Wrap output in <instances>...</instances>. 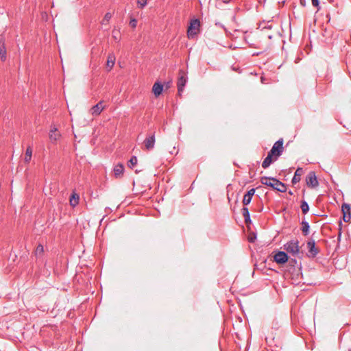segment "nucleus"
Segmentation results:
<instances>
[{"label": "nucleus", "instance_id": "393cba45", "mask_svg": "<svg viewBox=\"0 0 351 351\" xmlns=\"http://www.w3.org/2000/svg\"><path fill=\"white\" fill-rule=\"evenodd\" d=\"M300 208L303 214L306 215L309 211V206L306 201L302 200Z\"/></svg>", "mask_w": 351, "mask_h": 351}, {"label": "nucleus", "instance_id": "4c0bfd02", "mask_svg": "<svg viewBox=\"0 0 351 351\" xmlns=\"http://www.w3.org/2000/svg\"><path fill=\"white\" fill-rule=\"evenodd\" d=\"M269 22L270 21H268L266 25L265 24V29H271V25L269 24Z\"/></svg>", "mask_w": 351, "mask_h": 351}, {"label": "nucleus", "instance_id": "aec40b11", "mask_svg": "<svg viewBox=\"0 0 351 351\" xmlns=\"http://www.w3.org/2000/svg\"><path fill=\"white\" fill-rule=\"evenodd\" d=\"M80 196L75 192H73L69 197L70 205L73 207L79 204Z\"/></svg>", "mask_w": 351, "mask_h": 351}, {"label": "nucleus", "instance_id": "c756f323", "mask_svg": "<svg viewBox=\"0 0 351 351\" xmlns=\"http://www.w3.org/2000/svg\"><path fill=\"white\" fill-rule=\"evenodd\" d=\"M44 252V247L41 244H39L36 249V255H42Z\"/></svg>", "mask_w": 351, "mask_h": 351}, {"label": "nucleus", "instance_id": "2f4dec72", "mask_svg": "<svg viewBox=\"0 0 351 351\" xmlns=\"http://www.w3.org/2000/svg\"><path fill=\"white\" fill-rule=\"evenodd\" d=\"M119 34H120V32L119 30H117L115 28L113 29L112 37L115 40H119V38H120Z\"/></svg>", "mask_w": 351, "mask_h": 351}, {"label": "nucleus", "instance_id": "6ab92c4d", "mask_svg": "<svg viewBox=\"0 0 351 351\" xmlns=\"http://www.w3.org/2000/svg\"><path fill=\"white\" fill-rule=\"evenodd\" d=\"M0 57L3 62L6 60V48L2 38H0Z\"/></svg>", "mask_w": 351, "mask_h": 351}, {"label": "nucleus", "instance_id": "72a5a7b5", "mask_svg": "<svg viewBox=\"0 0 351 351\" xmlns=\"http://www.w3.org/2000/svg\"><path fill=\"white\" fill-rule=\"evenodd\" d=\"M114 64V60H110V58H108L107 61V66L109 68H112Z\"/></svg>", "mask_w": 351, "mask_h": 351}, {"label": "nucleus", "instance_id": "f257e3e1", "mask_svg": "<svg viewBox=\"0 0 351 351\" xmlns=\"http://www.w3.org/2000/svg\"><path fill=\"white\" fill-rule=\"evenodd\" d=\"M289 265H283L287 267V271L291 275V278L295 281L300 280V277H302V273L301 271L302 265L301 263L298 264V261L295 258H290L288 261Z\"/></svg>", "mask_w": 351, "mask_h": 351}, {"label": "nucleus", "instance_id": "37998d69", "mask_svg": "<svg viewBox=\"0 0 351 351\" xmlns=\"http://www.w3.org/2000/svg\"><path fill=\"white\" fill-rule=\"evenodd\" d=\"M289 193L290 195H293V192H292L291 191H289Z\"/></svg>", "mask_w": 351, "mask_h": 351}, {"label": "nucleus", "instance_id": "9d476101", "mask_svg": "<svg viewBox=\"0 0 351 351\" xmlns=\"http://www.w3.org/2000/svg\"><path fill=\"white\" fill-rule=\"evenodd\" d=\"M187 76L182 72V71H180V75L177 82L178 90L180 95H181L182 92L184 90L187 82Z\"/></svg>", "mask_w": 351, "mask_h": 351}, {"label": "nucleus", "instance_id": "58836bf2", "mask_svg": "<svg viewBox=\"0 0 351 351\" xmlns=\"http://www.w3.org/2000/svg\"><path fill=\"white\" fill-rule=\"evenodd\" d=\"M260 80L262 84H263V72L260 73Z\"/></svg>", "mask_w": 351, "mask_h": 351}, {"label": "nucleus", "instance_id": "c9c22d12", "mask_svg": "<svg viewBox=\"0 0 351 351\" xmlns=\"http://www.w3.org/2000/svg\"><path fill=\"white\" fill-rule=\"evenodd\" d=\"M312 1V5L314 6V7H316L317 8L319 5V0H311Z\"/></svg>", "mask_w": 351, "mask_h": 351}, {"label": "nucleus", "instance_id": "4468645a", "mask_svg": "<svg viewBox=\"0 0 351 351\" xmlns=\"http://www.w3.org/2000/svg\"><path fill=\"white\" fill-rule=\"evenodd\" d=\"M242 215L244 217V219H245V225L247 227V228L250 230H251V223H252V220H251V218H250V212H249V210L247 207L245 206H243V208H242Z\"/></svg>", "mask_w": 351, "mask_h": 351}, {"label": "nucleus", "instance_id": "e433bc0d", "mask_svg": "<svg viewBox=\"0 0 351 351\" xmlns=\"http://www.w3.org/2000/svg\"><path fill=\"white\" fill-rule=\"evenodd\" d=\"M300 4L304 7L306 5V0H300Z\"/></svg>", "mask_w": 351, "mask_h": 351}, {"label": "nucleus", "instance_id": "412c9836", "mask_svg": "<svg viewBox=\"0 0 351 351\" xmlns=\"http://www.w3.org/2000/svg\"><path fill=\"white\" fill-rule=\"evenodd\" d=\"M302 172V168L298 167L296 169V171L293 175V177L292 178V180H291V182L293 184H295L300 181Z\"/></svg>", "mask_w": 351, "mask_h": 351}, {"label": "nucleus", "instance_id": "ea45409f", "mask_svg": "<svg viewBox=\"0 0 351 351\" xmlns=\"http://www.w3.org/2000/svg\"><path fill=\"white\" fill-rule=\"evenodd\" d=\"M232 0H223V1L225 3H228L231 1Z\"/></svg>", "mask_w": 351, "mask_h": 351}, {"label": "nucleus", "instance_id": "7ed1b4c3", "mask_svg": "<svg viewBox=\"0 0 351 351\" xmlns=\"http://www.w3.org/2000/svg\"><path fill=\"white\" fill-rule=\"evenodd\" d=\"M299 242L298 240H291L284 245V250L287 253L291 254L292 256H297L299 258L303 256V252H300Z\"/></svg>", "mask_w": 351, "mask_h": 351}, {"label": "nucleus", "instance_id": "423d86ee", "mask_svg": "<svg viewBox=\"0 0 351 351\" xmlns=\"http://www.w3.org/2000/svg\"><path fill=\"white\" fill-rule=\"evenodd\" d=\"M280 156L281 155H278L274 149H271L267 156L265 158V169L269 167L274 162L277 160Z\"/></svg>", "mask_w": 351, "mask_h": 351}, {"label": "nucleus", "instance_id": "f8f14e48", "mask_svg": "<svg viewBox=\"0 0 351 351\" xmlns=\"http://www.w3.org/2000/svg\"><path fill=\"white\" fill-rule=\"evenodd\" d=\"M306 182L308 186L315 188L319 185L317 176L314 171H310L306 177Z\"/></svg>", "mask_w": 351, "mask_h": 351}, {"label": "nucleus", "instance_id": "f3484780", "mask_svg": "<svg viewBox=\"0 0 351 351\" xmlns=\"http://www.w3.org/2000/svg\"><path fill=\"white\" fill-rule=\"evenodd\" d=\"M103 101H100L96 105L91 108V114L93 116H98L101 114L102 110L105 108L104 106H102Z\"/></svg>", "mask_w": 351, "mask_h": 351}, {"label": "nucleus", "instance_id": "0eeeda50", "mask_svg": "<svg viewBox=\"0 0 351 351\" xmlns=\"http://www.w3.org/2000/svg\"><path fill=\"white\" fill-rule=\"evenodd\" d=\"M280 156L281 155H278L274 149H271L267 156L265 158V169L269 167L274 162L277 160Z\"/></svg>", "mask_w": 351, "mask_h": 351}, {"label": "nucleus", "instance_id": "7c9ffc66", "mask_svg": "<svg viewBox=\"0 0 351 351\" xmlns=\"http://www.w3.org/2000/svg\"><path fill=\"white\" fill-rule=\"evenodd\" d=\"M342 221L340 219L339 221V223H338V226H339V233H338V237H337V240L338 241H341V234H342Z\"/></svg>", "mask_w": 351, "mask_h": 351}, {"label": "nucleus", "instance_id": "473e14b6", "mask_svg": "<svg viewBox=\"0 0 351 351\" xmlns=\"http://www.w3.org/2000/svg\"><path fill=\"white\" fill-rule=\"evenodd\" d=\"M256 239V233L252 232L248 237V241L250 243H254Z\"/></svg>", "mask_w": 351, "mask_h": 351}, {"label": "nucleus", "instance_id": "a211bd4d", "mask_svg": "<svg viewBox=\"0 0 351 351\" xmlns=\"http://www.w3.org/2000/svg\"><path fill=\"white\" fill-rule=\"evenodd\" d=\"M256 191V189H250L245 195L243 199V204L244 206L248 205L252 199V197L254 196Z\"/></svg>", "mask_w": 351, "mask_h": 351}, {"label": "nucleus", "instance_id": "dca6fc26", "mask_svg": "<svg viewBox=\"0 0 351 351\" xmlns=\"http://www.w3.org/2000/svg\"><path fill=\"white\" fill-rule=\"evenodd\" d=\"M283 143V138L278 139L277 141L274 143L271 147V149H274L278 154V155H282L284 150Z\"/></svg>", "mask_w": 351, "mask_h": 351}, {"label": "nucleus", "instance_id": "a19ab883", "mask_svg": "<svg viewBox=\"0 0 351 351\" xmlns=\"http://www.w3.org/2000/svg\"><path fill=\"white\" fill-rule=\"evenodd\" d=\"M260 182H261V184H263V177H260Z\"/></svg>", "mask_w": 351, "mask_h": 351}, {"label": "nucleus", "instance_id": "4be33fe9", "mask_svg": "<svg viewBox=\"0 0 351 351\" xmlns=\"http://www.w3.org/2000/svg\"><path fill=\"white\" fill-rule=\"evenodd\" d=\"M57 130L58 129L55 126L52 127L50 130L49 138L52 143L56 142L60 136V134L56 133Z\"/></svg>", "mask_w": 351, "mask_h": 351}, {"label": "nucleus", "instance_id": "f704fd0d", "mask_svg": "<svg viewBox=\"0 0 351 351\" xmlns=\"http://www.w3.org/2000/svg\"><path fill=\"white\" fill-rule=\"evenodd\" d=\"M136 25H137V21L136 19H132L130 21V25L133 27V28H135L136 27Z\"/></svg>", "mask_w": 351, "mask_h": 351}, {"label": "nucleus", "instance_id": "9b49d317", "mask_svg": "<svg viewBox=\"0 0 351 351\" xmlns=\"http://www.w3.org/2000/svg\"><path fill=\"white\" fill-rule=\"evenodd\" d=\"M343 214L342 219L345 222H349L351 220V206L349 204L343 203L341 206Z\"/></svg>", "mask_w": 351, "mask_h": 351}, {"label": "nucleus", "instance_id": "c85d7f7f", "mask_svg": "<svg viewBox=\"0 0 351 351\" xmlns=\"http://www.w3.org/2000/svg\"><path fill=\"white\" fill-rule=\"evenodd\" d=\"M147 4V0H137V7L140 9H143Z\"/></svg>", "mask_w": 351, "mask_h": 351}, {"label": "nucleus", "instance_id": "79ce46f5", "mask_svg": "<svg viewBox=\"0 0 351 351\" xmlns=\"http://www.w3.org/2000/svg\"><path fill=\"white\" fill-rule=\"evenodd\" d=\"M216 25H218V26H222V25L221 23H216Z\"/></svg>", "mask_w": 351, "mask_h": 351}, {"label": "nucleus", "instance_id": "2eb2a0df", "mask_svg": "<svg viewBox=\"0 0 351 351\" xmlns=\"http://www.w3.org/2000/svg\"><path fill=\"white\" fill-rule=\"evenodd\" d=\"M164 85L159 81L156 82L152 87V92L155 97L160 96L163 91Z\"/></svg>", "mask_w": 351, "mask_h": 351}, {"label": "nucleus", "instance_id": "6e6552de", "mask_svg": "<svg viewBox=\"0 0 351 351\" xmlns=\"http://www.w3.org/2000/svg\"><path fill=\"white\" fill-rule=\"evenodd\" d=\"M308 253L307 256L309 258H315L319 253V250L316 247L315 240L310 239L307 241Z\"/></svg>", "mask_w": 351, "mask_h": 351}, {"label": "nucleus", "instance_id": "ddd939ff", "mask_svg": "<svg viewBox=\"0 0 351 351\" xmlns=\"http://www.w3.org/2000/svg\"><path fill=\"white\" fill-rule=\"evenodd\" d=\"M155 141V134L153 133L145 139L144 144L145 148L147 150L152 149L154 147Z\"/></svg>", "mask_w": 351, "mask_h": 351}, {"label": "nucleus", "instance_id": "1a4fd4ad", "mask_svg": "<svg viewBox=\"0 0 351 351\" xmlns=\"http://www.w3.org/2000/svg\"><path fill=\"white\" fill-rule=\"evenodd\" d=\"M274 261L278 264H285L289 261V256L284 251H278L274 256Z\"/></svg>", "mask_w": 351, "mask_h": 351}, {"label": "nucleus", "instance_id": "5701e85b", "mask_svg": "<svg viewBox=\"0 0 351 351\" xmlns=\"http://www.w3.org/2000/svg\"><path fill=\"white\" fill-rule=\"evenodd\" d=\"M124 166L121 163L117 164L114 167V173L116 178L121 176L123 173Z\"/></svg>", "mask_w": 351, "mask_h": 351}, {"label": "nucleus", "instance_id": "a878e982", "mask_svg": "<svg viewBox=\"0 0 351 351\" xmlns=\"http://www.w3.org/2000/svg\"><path fill=\"white\" fill-rule=\"evenodd\" d=\"M32 155V149L31 147H28L26 149L25 158H24V160L25 162H29L31 160Z\"/></svg>", "mask_w": 351, "mask_h": 351}, {"label": "nucleus", "instance_id": "c03bdc74", "mask_svg": "<svg viewBox=\"0 0 351 351\" xmlns=\"http://www.w3.org/2000/svg\"><path fill=\"white\" fill-rule=\"evenodd\" d=\"M269 38H271V35H268L267 36Z\"/></svg>", "mask_w": 351, "mask_h": 351}, {"label": "nucleus", "instance_id": "bb28decb", "mask_svg": "<svg viewBox=\"0 0 351 351\" xmlns=\"http://www.w3.org/2000/svg\"><path fill=\"white\" fill-rule=\"evenodd\" d=\"M138 159L135 156H132L128 161V166L130 169H133L134 167L137 164Z\"/></svg>", "mask_w": 351, "mask_h": 351}, {"label": "nucleus", "instance_id": "39448f33", "mask_svg": "<svg viewBox=\"0 0 351 351\" xmlns=\"http://www.w3.org/2000/svg\"><path fill=\"white\" fill-rule=\"evenodd\" d=\"M200 21L198 19H191L187 29V35L189 38H194L199 32Z\"/></svg>", "mask_w": 351, "mask_h": 351}, {"label": "nucleus", "instance_id": "f03ea898", "mask_svg": "<svg viewBox=\"0 0 351 351\" xmlns=\"http://www.w3.org/2000/svg\"><path fill=\"white\" fill-rule=\"evenodd\" d=\"M263 247L262 245L257 246L252 250V257L254 261V269L263 270Z\"/></svg>", "mask_w": 351, "mask_h": 351}, {"label": "nucleus", "instance_id": "cd10ccee", "mask_svg": "<svg viewBox=\"0 0 351 351\" xmlns=\"http://www.w3.org/2000/svg\"><path fill=\"white\" fill-rule=\"evenodd\" d=\"M111 18H112V14L110 12L106 13V14L104 15V17L101 21V24L104 25V24L108 23V21L110 20Z\"/></svg>", "mask_w": 351, "mask_h": 351}, {"label": "nucleus", "instance_id": "b1692460", "mask_svg": "<svg viewBox=\"0 0 351 351\" xmlns=\"http://www.w3.org/2000/svg\"><path fill=\"white\" fill-rule=\"evenodd\" d=\"M302 228L301 230L302 232L303 235L307 236L309 234L310 225L308 221L304 220L301 223Z\"/></svg>", "mask_w": 351, "mask_h": 351}, {"label": "nucleus", "instance_id": "a18cd8bd", "mask_svg": "<svg viewBox=\"0 0 351 351\" xmlns=\"http://www.w3.org/2000/svg\"><path fill=\"white\" fill-rule=\"evenodd\" d=\"M260 3H261V0H258Z\"/></svg>", "mask_w": 351, "mask_h": 351}, {"label": "nucleus", "instance_id": "20e7f679", "mask_svg": "<svg viewBox=\"0 0 351 351\" xmlns=\"http://www.w3.org/2000/svg\"><path fill=\"white\" fill-rule=\"evenodd\" d=\"M265 186H271L272 189L280 191V192H285L287 190V186L285 183L280 182L276 178H268L265 176Z\"/></svg>", "mask_w": 351, "mask_h": 351}]
</instances>
